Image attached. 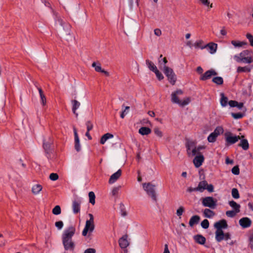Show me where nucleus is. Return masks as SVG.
<instances>
[{"label": "nucleus", "mask_w": 253, "mask_h": 253, "mask_svg": "<svg viewBox=\"0 0 253 253\" xmlns=\"http://www.w3.org/2000/svg\"><path fill=\"white\" fill-rule=\"evenodd\" d=\"M75 232V228L71 226L65 230L62 234V243L65 250H73L75 244L72 238Z\"/></svg>", "instance_id": "f257e3e1"}, {"label": "nucleus", "mask_w": 253, "mask_h": 253, "mask_svg": "<svg viewBox=\"0 0 253 253\" xmlns=\"http://www.w3.org/2000/svg\"><path fill=\"white\" fill-rule=\"evenodd\" d=\"M143 188L148 195L150 196L154 201L157 200V196L155 192L156 186L151 182L144 183L142 184Z\"/></svg>", "instance_id": "f03ea898"}, {"label": "nucleus", "mask_w": 253, "mask_h": 253, "mask_svg": "<svg viewBox=\"0 0 253 253\" xmlns=\"http://www.w3.org/2000/svg\"><path fill=\"white\" fill-rule=\"evenodd\" d=\"M162 70L170 83L173 85L174 84L176 80V77L173 70L166 65L163 66V69Z\"/></svg>", "instance_id": "7ed1b4c3"}, {"label": "nucleus", "mask_w": 253, "mask_h": 253, "mask_svg": "<svg viewBox=\"0 0 253 253\" xmlns=\"http://www.w3.org/2000/svg\"><path fill=\"white\" fill-rule=\"evenodd\" d=\"M216 200L212 197H206L202 199V203L203 206L214 209L216 207Z\"/></svg>", "instance_id": "20e7f679"}, {"label": "nucleus", "mask_w": 253, "mask_h": 253, "mask_svg": "<svg viewBox=\"0 0 253 253\" xmlns=\"http://www.w3.org/2000/svg\"><path fill=\"white\" fill-rule=\"evenodd\" d=\"M226 145L228 146L236 143L240 139L239 136L233 135V134L229 131L224 133Z\"/></svg>", "instance_id": "39448f33"}, {"label": "nucleus", "mask_w": 253, "mask_h": 253, "mask_svg": "<svg viewBox=\"0 0 253 253\" xmlns=\"http://www.w3.org/2000/svg\"><path fill=\"white\" fill-rule=\"evenodd\" d=\"M51 12L55 21V25L57 27L58 25H59L63 28V30H65V28L68 27V25L63 21L58 13L52 8H51Z\"/></svg>", "instance_id": "423d86ee"}, {"label": "nucleus", "mask_w": 253, "mask_h": 253, "mask_svg": "<svg viewBox=\"0 0 253 253\" xmlns=\"http://www.w3.org/2000/svg\"><path fill=\"white\" fill-rule=\"evenodd\" d=\"M223 132V129L221 126H217L208 137V140L209 142H214L217 136Z\"/></svg>", "instance_id": "0eeeda50"}, {"label": "nucleus", "mask_w": 253, "mask_h": 253, "mask_svg": "<svg viewBox=\"0 0 253 253\" xmlns=\"http://www.w3.org/2000/svg\"><path fill=\"white\" fill-rule=\"evenodd\" d=\"M94 222H91L88 221H86L85 227L82 232V235L85 236L88 232H92L94 229Z\"/></svg>", "instance_id": "6e6552de"}, {"label": "nucleus", "mask_w": 253, "mask_h": 253, "mask_svg": "<svg viewBox=\"0 0 253 253\" xmlns=\"http://www.w3.org/2000/svg\"><path fill=\"white\" fill-rule=\"evenodd\" d=\"M217 73L213 69H211L206 71L203 74L201 77L200 80L202 81H206L211 78L212 76H216Z\"/></svg>", "instance_id": "1a4fd4ad"}, {"label": "nucleus", "mask_w": 253, "mask_h": 253, "mask_svg": "<svg viewBox=\"0 0 253 253\" xmlns=\"http://www.w3.org/2000/svg\"><path fill=\"white\" fill-rule=\"evenodd\" d=\"M239 223L243 228H247L251 226L252 220L249 217H245L239 220Z\"/></svg>", "instance_id": "9d476101"}, {"label": "nucleus", "mask_w": 253, "mask_h": 253, "mask_svg": "<svg viewBox=\"0 0 253 253\" xmlns=\"http://www.w3.org/2000/svg\"><path fill=\"white\" fill-rule=\"evenodd\" d=\"M183 94V91L181 89H178L176 91L171 93V101L174 103L178 104L180 103V100L178 97V95H181Z\"/></svg>", "instance_id": "9b49d317"}, {"label": "nucleus", "mask_w": 253, "mask_h": 253, "mask_svg": "<svg viewBox=\"0 0 253 253\" xmlns=\"http://www.w3.org/2000/svg\"><path fill=\"white\" fill-rule=\"evenodd\" d=\"M234 58L237 62L250 64L253 62V56H247L243 58H238L237 55H235Z\"/></svg>", "instance_id": "f8f14e48"}, {"label": "nucleus", "mask_w": 253, "mask_h": 253, "mask_svg": "<svg viewBox=\"0 0 253 253\" xmlns=\"http://www.w3.org/2000/svg\"><path fill=\"white\" fill-rule=\"evenodd\" d=\"M227 226V222L224 219L216 222L214 224V227L216 229V230H222V228L225 229Z\"/></svg>", "instance_id": "ddd939ff"}, {"label": "nucleus", "mask_w": 253, "mask_h": 253, "mask_svg": "<svg viewBox=\"0 0 253 253\" xmlns=\"http://www.w3.org/2000/svg\"><path fill=\"white\" fill-rule=\"evenodd\" d=\"M204 161V157L203 155L200 154L195 157L193 160V163L196 168H199L202 165Z\"/></svg>", "instance_id": "4468645a"}, {"label": "nucleus", "mask_w": 253, "mask_h": 253, "mask_svg": "<svg viewBox=\"0 0 253 253\" xmlns=\"http://www.w3.org/2000/svg\"><path fill=\"white\" fill-rule=\"evenodd\" d=\"M74 134L75 136V149L77 152H79L81 149V147L79 137L75 128H74Z\"/></svg>", "instance_id": "2eb2a0df"}, {"label": "nucleus", "mask_w": 253, "mask_h": 253, "mask_svg": "<svg viewBox=\"0 0 253 253\" xmlns=\"http://www.w3.org/2000/svg\"><path fill=\"white\" fill-rule=\"evenodd\" d=\"M127 238V236L126 235H125L119 239V246L122 249H125L129 245Z\"/></svg>", "instance_id": "dca6fc26"}, {"label": "nucleus", "mask_w": 253, "mask_h": 253, "mask_svg": "<svg viewBox=\"0 0 253 253\" xmlns=\"http://www.w3.org/2000/svg\"><path fill=\"white\" fill-rule=\"evenodd\" d=\"M122 174V170L119 169L117 172L113 173L110 177L109 180V183L110 184H113L121 176Z\"/></svg>", "instance_id": "f3484780"}, {"label": "nucleus", "mask_w": 253, "mask_h": 253, "mask_svg": "<svg viewBox=\"0 0 253 253\" xmlns=\"http://www.w3.org/2000/svg\"><path fill=\"white\" fill-rule=\"evenodd\" d=\"M205 48H207L211 54L214 53L217 49V45L216 43L211 42L205 45Z\"/></svg>", "instance_id": "a211bd4d"}, {"label": "nucleus", "mask_w": 253, "mask_h": 253, "mask_svg": "<svg viewBox=\"0 0 253 253\" xmlns=\"http://www.w3.org/2000/svg\"><path fill=\"white\" fill-rule=\"evenodd\" d=\"M81 202L75 200L73 202L72 209L74 213H78L80 211Z\"/></svg>", "instance_id": "6ab92c4d"}, {"label": "nucleus", "mask_w": 253, "mask_h": 253, "mask_svg": "<svg viewBox=\"0 0 253 253\" xmlns=\"http://www.w3.org/2000/svg\"><path fill=\"white\" fill-rule=\"evenodd\" d=\"M208 186V182L206 180H203L200 181L198 186L196 187L197 191L200 192H203L206 189V186Z\"/></svg>", "instance_id": "aec40b11"}, {"label": "nucleus", "mask_w": 253, "mask_h": 253, "mask_svg": "<svg viewBox=\"0 0 253 253\" xmlns=\"http://www.w3.org/2000/svg\"><path fill=\"white\" fill-rule=\"evenodd\" d=\"M194 239L197 243L204 245L206 243V238L201 235H196L194 236Z\"/></svg>", "instance_id": "412c9836"}, {"label": "nucleus", "mask_w": 253, "mask_h": 253, "mask_svg": "<svg viewBox=\"0 0 253 253\" xmlns=\"http://www.w3.org/2000/svg\"><path fill=\"white\" fill-rule=\"evenodd\" d=\"M200 220V217L199 215H195L192 216L189 222V225L191 227L193 226L194 225L198 224Z\"/></svg>", "instance_id": "4be33fe9"}, {"label": "nucleus", "mask_w": 253, "mask_h": 253, "mask_svg": "<svg viewBox=\"0 0 253 253\" xmlns=\"http://www.w3.org/2000/svg\"><path fill=\"white\" fill-rule=\"evenodd\" d=\"M72 104L73 113L76 115V116H78V114L76 113V110L80 107L81 104L76 100H73L72 101Z\"/></svg>", "instance_id": "5701e85b"}, {"label": "nucleus", "mask_w": 253, "mask_h": 253, "mask_svg": "<svg viewBox=\"0 0 253 253\" xmlns=\"http://www.w3.org/2000/svg\"><path fill=\"white\" fill-rule=\"evenodd\" d=\"M229 206L233 209V211H236V212H239L240 211L241 206L239 204H237L234 201H231L229 202Z\"/></svg>", "instance_id": "b1692460"}, {"label": "nucleus", "mask_w": 253, "mask_h": 253, "mask_svg": "<svg viewBox=\"0 0 253 253\" xmlns=\"http://www.w3.org/2000/svg\"><path fill=\"white\" fill-rule=\"evenodd\" d=\"M203 214L205 217L211 218L215 215L214 211L209 209H205L203 211Z\"/></svg>", "instance_id": "393cba45"}, {"label": "nucleus", "mask_w": 253, "mask_h": 253, "mask_svg": "<svg viewBox=\"0 0 253 253\" xmlns=\"http://www.w3.org/2000/svg\"><path fill=\"white\" fill-rule=\"evenodd\" d=\"M224 233L222 230H216L215 232V239L217 242H220L224 239Z\"/></svg>", "instance_id": "a878e982"}, {"label": "nucleus", "mask_w": 253, "mask_h": 253, "mask_svg": "<svg viewBox=\"0 0 253 253\" xmlns=\"http://www.w3.org/2000/svg\"><path fill=\"white\" fill-rule=\"evenodd\" d=\"M237 55L238 58H243L247 56H253L252 51L249 50H243L239 54Z\"/></svg>", "instance_id": "bb28decb"}, {"label": "nucleus", "mask_w": 253, "mask_h": 253, "mask_svg": "<svg viewBox=\"0 0 253 253\" xmlns=\"http://www.w3.org/2000/svg\"><path fill=\"white\" fill-rule=\"evenodd\" d=\"M220 103L222 107H225L227 106V104H228V98L224 95L223 93H220Z\"/></svg>", "instance_id": "cd10ccee"}, {"label": "nucleus", "mask_w": 253, "mask_h": 253, "mask_svg": "<svg viewBox=\"0 0 253 253\" xmlns=\"http://www.w3.org/2000/svg\"><path fill=\"white\" fill-rule=\"evenodd\" d=\"M114 136L113 134L109 133H107L101 137L100 142L101 144H104L108 139L109 138H112Z\"/></svg>", "instance_id": "c85d7f7f"}, {"label": "nucleus", "mask_w": 253, "mask_h": 253, "mask_svg": "<svg viewBox=\"0 0 253 253\" xmlns=\"http://www.w3.org/2000/svg\"><path fill=\"white\" fill-rule=\"evenodd\" d=\"M138 132L143 135H148L151 133V130L149 127L143 126L139 128Z\"/></svg>", "instance_id": "c756f323"}, {"label": "nucleus", "mask_w": 253, "mask_h": 253, "mask_svg": "<svg viewBox=\"0 0 253 253\" xmlns=\"http://www.w3.org/2000/svg\"><path fill=\"white\" fill-rule=\"evenodd\" d=\"M146 64L150 69V70L154 72L156 70H157V67L154 65V64L149 60H146Z\"/></svg>", "instance_id": "7c9ffc66"}, {"label": "nucleus", "mask_w": 253, "mask_h": 253, "mask_svg": "<svg viewBox=\"0 0 253 253\" xmlns=\"http://www.w3.org/2000/svg\"><path fill=\"white\" fill-rule=\"evenodd\" d=\"M252 67L251 66L238 67L237 70L238 73L241 72H251Z\"/></svg>", "instance_id": "2f4dec72"}, {"label": "nucleus", "mask_w": 253, "mask_h": 253, "mask_svg": "<svg viewBox=\"0 0 253 253\" xmlns=\"http://www.w3.org/2000/svg\"><path fill=\"white\" fill-rule=\"evenodd\" d=\"M239 146L241 147L244 150H247L249 149V145L248 141L247 139H243L241 140Z\"/></svg>", "instance_id": "473e14b6"}, {"label": "nucleus", "mask_w": 253, "mask_h": 253, "mask_svg": "<svg viewBox=\"0 0 253 253\" xmlns=\"http://www.w3.org/2000/svg\"><path fill=\"white\" fill-rule=\"evenodd\" d=\"M212 82L217 85H221L223 84V79L221 77H216L212 78Z\"/></svg>", "instance_id": "72a5a7b5"}, {"label": "nucleus", "mask_w": 253, "mask_h": 253, "mask_svg": "<svg viewBox=\"0 0 253 253\" xmlns=\"http://www.w3.org/2000/svg\"><path fill=\"white\" fill-rule=\"evenodd\" d=\"M42 186L40 184H36L32 187V192L34 194H38L42 190Z\"/></svg>", "instance_id": "f704fd0d"}, {"label": "nucleus", "mask_w": 253, "mask_h": 253, "mask_svg": "<svg viewBox=\"0 0 253 253\" xmlns=\"http://www.w3.org/2000/svg\"><path fill=\"white\" fill-rule=\"evenodd\" d=\"M88 196L89 198V202L92 205H94V204L95 203V196L94 192L92 191L89 192V194H88Z\"/></svg>", "instance_id": "c9c22d12"}, {"label": "nucleus", "mask_w": 253, "mask_h": 253, "mask_svg": "<svg viewBox=\"0 0 253 253\" xmlns=\"http://www.w3.org/2000/svg\"><path fill=\"white\" fill-rule=\"evenodd\" d=\"M231 194H232V197L234 199H237L239 198V197H240L239 191H238V189L236 188H233L232 189Z\"/></svg>", "instance_id": "e433bc0d"}, {"label": "nucleus", "mask_w": 253, "mask_h": 253, "mask_svg": "<svg viewBox=\"0 0 253 253\" xmlns=\"http://www.w3.org/2000/svg\"><path fill=\"white\" fill-rule=\"evenodd\" d=\"M43 148L44 149L45 152L47 154H48L50 151V143L49 142H45L44 141L43 143Z\"/></svg>", "instance_id": "4c0bfd02"}, {"label": "nucleus", "mask_w": 253, "mask_h": 253, "mask_svg": "<svg viewBox=\"0 0 253 253\" xmlns=\"http://www.w3.org/2000/svg\"><path fill=\"white\" fill-rule=\"evenodd\" d=\"M158 62L160 64V68L161 69H163V66L164 65H166V64L167 63L168 61L166 57L163 58L162 59H159Z\"/></svg>", "instance_id": "58836bf2"}, {"label": "nucleus", "mask_w": 253, "mask_h": 253, "mask_svg": "<svg viewBox=\"0 0 253 253\" xmlns=\"http://www.w3.org/2000/svg\"><path fill=\"white\" fill-rule=\"evenodd\" d=\"M203 41L200 40L195 43L194 46L196 48H200L203 49L206 48V46H205V45H203Z\"/></svg>", "instance_id": "ea45409f"}, {"label": "nucleus", "mask_w": 253, "mask_h": 253, "mask_svg": "<svg viewBox=\"0 0 253 253\" xmlns=\"http://www.w3.org/2000/svg\"><path fill=\"white\" fill-rule=\"evenodd\" d=\"M61 211L59 206H56L52 209V213L55 215H58L61 213Z\"/></svg>", "instance_id": "a19ab883"}, {"label": "nucleus", "mask_w": 253, "mask_h": 253, "mask_svg": "<svg viewBox=\"0 0 253 253\" xmlns=\"http://www.w3.org/2000/svg\"><path fill=\"white\" fill-rule=\"evenodd\" d=\"M92 66L94 68L95 70L97 72H101L103 70L102 69L100 64L97 65L95 62H93L92 64Z\"/></svg>", "instance_id": "79ce46f5"}, {"label": "nucleus", "mask_w": 253, "mask_h": 253, "mask_svg": "<svg viewBox=\"0 0 253 253\" xmlns=\"http://www.w3.org/2000/svg\"><path fill=\"white\" fill-rule=\"evenodd\" d=\"M231 116L235 119H240L243 117L244 115L242 113H232Z\"/></svg>", "instance_id": "37998d69"}, {"label": "nucleus", "mask_w": 253, "mask_h": 253, "mask_svg": "<svg viewBox=\"0 0 253 253\" xmlns=\"http://www.w3.org/2000/svg\"><path fill=\"white\" fill-rule=\"evenodd\" d=\"M190 101L189 98L187 97L184 99L183 101H180V103L178 104L181 106H184L188 105Z\"/></svg>", "instance_id": "c03bdc74"}, {"label": "nucleus", "mask_w": 253, "mask_h": 253, "mask_svg": "<svg viewBox=\"0 0 253 253\" xmlns=\"http://www.w3.org/2000/svg\"><path fill=\"white\" fill-rule=\"evenodd\" d=\"M201 225L204 229H207L209 227V222L208 219H204L202 221Z\"/></svg>", "instance_id": "a18cd8bd"}, {"label": "nucleus", "mask_w": 253, "mask_h": 253, "mask_svg": "<svg viewBox=\"0 0 253 253\" xmlns=\"http://www.w3.org/2000/svg\"><path fill=\"white\" fill-rule=\"evenodd\" d=\"M238 212H236L235 211H228L226 212V215L229 217H233Z\"/></svg>", "instance_id": "49530a36"}, {"label": "nucleus", "mask_w": 253, "mask_h": 253, "mask_svg": "<svg viewBox=\"0 0 253 253\" xmlns=\"http://www.w3.org/2000/svg\"><path fill=\"white\" fill-rule=\"evenodd\" d=\"M129 109V107L126 106L125 107L124 110H123L120 115V117L121 118L123 119L125 117V116L128 113V110Z\"/></svg>", "instance_id": "de8ad7c7"}, {"label": "nucleus", "mask_w": 253, "mask_h": 253, "mask_svg": "<svg viewBox=\"0 0 253 253\" xmlns=\"http://www.w3.org/2000/svg\"><path fill=\"white\" fill-rule=\"evenodd\" d=\"M233 174L238 175L240 173V169L238 166H234L231 169Z\"/></svg>", "instance_id": "09e8293b"}, {"label": "nucleus", "mask_w": 253, "mask_h": 253, "mask_svg": "<svg viewBox=\"0 0 253 253\" xmlns=\"http://www.w3.org/2000/svg\"><path fill=\"white\" fill-rule=\"evenodd\" d=\"M246 38L248 39L250 45L253 47V36L250 33H247L246 34Z\"/></svg>", "instance_id": "8fccbe9b"}, {"label": "nucleus", "mask_w": 253, "mask_h": 253, "mask_svg": "<svg viewBox=\"0 0 253 253\" xmlns=\"http://www.w3.org/2000/svg\"><path fill=\"white\" fill-rule=\"evenodd\" d=\"M58 175L56 173H51L49 175V178L52 181H55L58 179Z\"/></svg>", "instance_id": "3c124183"}, {"label": "nucleus", "mask_w": 253, "mask_h": 253, "mask_svg": "<svg viewBox=\"0 0 253 253\" xmlns=\"http://www.w3.org/2000/svg\"><path fill=\"white\" fill-rule=\"evenodd\" d=\"M154 133L158 136L161 137L163 136L162 132L158 127H155L154 129Z\"/></svg>", "instance_id": "603ef678"}, {"label": "nucleus", "mask_w": 253, "mask_h": 253, "mask_svg": "<svg viewBox=\"0 0 253 253\" xmlns=\"http://www.w3.org/2000/svg\"><path fill=\"white\" fill-rule=\"evenodd\" d=\"M154 73H155L157 78L159 80H161L164 79V76L157 69L156 70Z\"/></svg>", "instance_id": "864d4df0"}, {"label": "nucleus", "mask_w": 253, "mask_h": 253, "mask_svg": "<svg viewBox=\"0 0 253 253\" xmlns=\"http://www.w3.org/2000/svg\"><path fill=\"white\" fill-rule=\"evenodd\" d=\"M184 211V208L183 207H180L176 211V214L180 217Z\"/></svg>", "instance_id": "5fc2aeb1"}, {"label": "nucleus", "mask_w": 253, "mask_h": 253, "mask_svg": "<svg viewBox=\"0 0 253 253\" xmlns=\"http://www.w3.org/2000/svg\"><path fill=\"white\" fill-rule=\"evenodd\" d=\"M55 226L59 230H61L63 227V222L62 221H57L55 223Z\"/></svg>", "instance_id": "6e6d98bb"}, {"label": "nucleus", "mask_w": 253, "mask_h": 253, "mask_svg": "<svg viewBox=\"0 0 253 253\" xmlns=\"http://www.w3.org/2000/svg\"><path fill=\"white\" fill-rule=\"evenodd\" d=\"M121 186L115 187L113 188L112 190V194L113 196L116 195L120 190Z\"/></svg>", "instance_id": "4d7b16f0"}, {"label": "nucleus", "mask_w": 253, "mask_h": 253, "mask_svg": "<svg viewBox=\"0 0 253 253\" xmlns=\"http://www.w3.org/2000/svg\"><path fill=\"white\" fill-rule=\"evenodd\" d=\"M228 104L231 107H235L238 105V102L235 100H230L228 102Z\"/></svg>", "instance_id": "13d9d810"}, {"label": "nucleus", "mask_w": 253, "mask_h": 253, "mask_svg": "<svg viewBox=\"0 0 253 253\" xmlns=\"http://www.w3.org/2000/svg\"><path fill=\"white\" fill-rule=\"evenodd\" d=\"M202 3V4H203L204 5H206V6H210V7H212V4H210V1L209 0H199Z\"/></svg>", "instance_id": "bf43d9fd"}, {"label": "nucleus", "mask_w": 253, "mask_h": 253, "mask_svg": "<svg viewBox=\"0 0 253 253\" xmlns=\"http://www.w3.org/2000/svg\"><path fill=\"white\" fill-rule=\"evenodd\" d=\"M86 126L87 127V131H89L93 128V125L89 121L86 122Z\"/></svg>", "instance_id": "052dcab7"}, {"label": "nucleus", "mask_w": 253, "mask_h": 253, "mask_svg": "<svg viewBox=\"0 0 253 253\" xmlns=\"http://www.w3.org/2000/svg\"><path fill=\"white\" fill-rule=\"evenodd\" d=\"M231 43L235 47H241L242 46V43H240V42L232 41L231 42Z\"/></svg>", "instance_id": "680f3d73"}, {"label": "nucleus", "mask_w": 253, "mask_h": 253, "mask_svg": "<svg viewBox=\"0 0 253 253\" xmlns=\"http://www.w3.org/2000/svg\"><path fill=\"white\" fill-rule=\"evenodd\" d=\"M41 97V102L42 104V105H45L46 103V98L44 94H42L41 96H40Z\"/></svg>", "instance_id": "e2e57ef3"}, {"label": "nucleus", "mask_w": 253, "mask_h": 253, "mask_svg": "<svg viewBox=\"0 0 253 253\" xmlns=\"http://www.w3.org/2000/svg\"><path fill=\"white\" fill-rule=\"evenodd\" d=\"M121 215L123 216H125L127 214V213L125 211V209H124V206L123 204H121Z\"/></svg>", "instance_id": "0e129e2a"}, {"label": "nucleus", "mask_w": 253, "mask_h": 253, "mask_svg": "<svg viewBox=\"0 0 253 253\" xmlns=\"http://www.w3.org/2000/svg\"><path fill=\"white\" fill-rule=\"evenodd\" d=\"M206 189L210 192L213 191V186L212 184H208L206 186Z\"/></svg>", "instance_id": "69168bd1"}, {"label": "nucleus", "mask_w": 253, "mask_h": 253, "mask_svg": "<svg viewBox=\"0 0 253 253\" xmlns=\"http://www.w3.org/2000/svg\"><path fill=\"white\" fill-rule=\"evenodd\" d=\"M96 251L94 249L89 248L85 250L84 253H95Z\"/></svg>", "instance_id": "338daca9"}, {"label": "nucleus", "mask_w": 253, "mask_h": 253, "mask_svg": "<svg viewBox=\"0 0 253 253\" xmlns=\"http://www.w3.org/2000/svg\"><path fill=\"white\" fill-rule=\"evenodd\" d=\"M250 246L251 249H253V234L252 235V236L250 238Z\"/></svg>", "instance_id": "774afa93"}]
</instances>
